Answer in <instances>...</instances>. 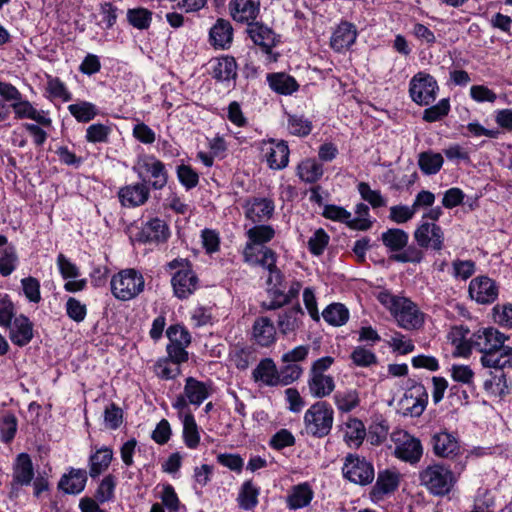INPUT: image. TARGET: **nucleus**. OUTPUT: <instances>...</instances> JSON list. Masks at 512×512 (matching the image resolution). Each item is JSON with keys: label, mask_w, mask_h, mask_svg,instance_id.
I'll list each match as a JSON object with an SVG mask.
<instances>
[{"label": "nucleus", "mask_w": 512, "mask_h": 512, "mask_svg": "<svg viewBox=\"0 0 512 512\" xmlns=\"http://www.w3.org/2000/svg\"><path fill=\"white\" fill-rule=\"evenodd\" d=\"M303 422L308 435L323 438L333 427L334 410L328 402L317 401L306 410Z\"/></svg>", "instance_id": "nucleus-6"}, {"label": "nucleus", "mask_w": 512, "mask_h": 512, "mask_svg": "<svg viewBox=\"0 0 512 512\" xmlns=\"http://www.w3.org/2000/svg\"><path fill=\"white\" fill-rule=\"evenodd\" d=\"M431 444L434 454L442 458H452L460 451L458 438L447 431L435 433L432 436Z\"/></svg>", "instance_id": "nucleus-26"}, {"label": "nucleus", "mask_w": 512, "mask_h": 512, "mask_svg": "<svg viewBox=\"0 0 512 512\" xmlns=\"http://www.w3.org/2000/svg\"><path fill=\"white\" fill-rule=\"evenodd\" d=\"M245 217L254 224L270 220L275 211L274 201L266 197H253L244 205Z\"/></svg>", "instance_id": "nucleus-14"}, {"label": "nucleus", "mask_w": 512, "mask_h": 512, "mask_svg": "<svg viewBox=\"0 0 512 512\" xmlns=\"http://www.w3.org/2000/svg\"><path fill=\"white\" fill-rule=\"evenodd\" d=\"M154 372L162 380H172L180 375L181 369L178 364L165 357L155 363Z\"/></svg>", "instance_id": "nucleus-55"}, {"label": "nucleus", "mask_w": 512, "mask_h": 512, "mask_svg": "<svg viewBox=\"0 0 512 512\" xmlns=\"http://www.w3.org/2000/svg\"><path fill=\"white\" fill-rule=\"evenodd\" d=\"M112 129L103 123H94L87 127L85 139L89 143H107Z\"/></svg>", "instance_id": "nucleus-57"}, {"label": "nucleus", "mask_w": 512, "mask_h": 512, "mask_svg": "<svg viewBox=\"0 0 512 512\" xmlns=\"http://www.w3.org/2000/svg\"><path fill=\"white\" fill-rule=\"evenodd\" d=\"M275 234L276 231L271 225H254L246 232L248 241L245 245H251L256 249L266 247L265 244L270 242Z\"/></svg>", "instance_id": "nucleus-39"}, {"label": "nucleus", "mask_w": 512, "mask_h": 512, "mask_svg": "<svg viewBox=\"0 0 512 512\" xmlns=\"http://www.w3.org/2000/svg\"><path fill=\"white\" fill-rule=\"evenodd\" d=\"M322 317L328 324L339 327L349 320V310L341 303H332L323 310Z\"/></svg>", "instance_id": "nucleus-48"}, {"label": "nucleus", "mask_w": 512, "mask_h": 512, "mask_svg": "<svg viewBox=\"0 0 512 512\" xmlns=\"http://www.w3.org/2000/svg\"><path fill=\"white\" fill-rule=\"evenodd\" d=\"M262 151L268 166L274 170L284 169L289 162V148L284 140L269 139L263 143Z\"/></svg>", "instance_id": "nucleus-16"}, {"label": "nucleus", "mask_w": 512, "mask_h": 512, "mask_svg": "<svg viewBox=\"0 0 512 512\" xmlns=\"http://www.w3.org/2000/svg\"><path fill=\"white\" fill-rule=\"evenodd\" d=\"M509 336L493 327L478 329L471 335L472 350L481 353L483 367L512 369V347L505 345Z\"/></svg>", "instance_id": "nucleus-1"}, {"label": "nucleus", "mask_w": 512, "mask_h": 512, "mask_svg": "<svg viewBox=\"0 0 512 512\" xmlns=\"http://www.w3.org/2000/svg\"><path fill=\"white\" fill-rule=\"evenodd\" d=\"M150 196V189L147 183L138 182L121 187L118 191V198L124 207H138L147 202Z\"/></svg>", "instance_id": "nucleus-19"}, {"label": "nucleus", "mask_w": 512, "mask_h": 512, "mask_svg": "<svg viewBox=\"0 0 512 512\" xmlns=\"http://www.w3.org/2000/svg\"><path fill=\"white\" fill-rule=\"evenodd\" d=\"M183 441L189 449H196L200 444V432L194 415H183Z\"/></svg>", "instance_id": "nucleus-45"}, {"label": "nucleus", "mask_w": 512, "mask_h": 512, "mask_svg": "<svg viewBox=\"0 0 512 512\" xmlns=\"http://www.w3.org/2000/svg\"><path fill=\"white\" fill-rule=\"evenodd\" d=\"M333 402L340 413H349L360 405L359 392L352 388L338 390L333 395Z\"/></svg>", "instance_id": "nucleus-40"}, {"label": "nucleus", "mask_w": 512, "mask_h": 512, "mask_svg": "<svg viewBox=\"0 0 512 512\" xmlns=\"http://www.w3.org/2000/svg\"><path fill=\"white\" fill-rule=\"evenodd\" d=\"M313 495V490L308 483L305 482L295 485L287 496V506L292 510L304 508L310 504L313 499Z\"/></svg>", "instance_id": "nucleus-37"}, {"label": "nucleus", "mask_w": 512, "mask_h": 512, "mask_svg": "<svg viewBox=\"0 0 512 512\" xmlns=\"http://www.w3.org/2000/svg\"><path fill=\"white\" fill-rule=\"evenodd\" d=\"M414 240L419 247L441 251L444 248V231L436 223L422 221L414 231Z\"/></svg>", "instance_id": "nucleus-12"}, {"label": "nucleus", "mask_w": 512, "mask_h": 512, "mask_svg": "<svg viewBox=\"0 0 512 512\" xmlns=\"http://www.w3.org/2000/svg\"><path fill=\"white\" fill-rule=\"evenodd\" d=\"M113 455V450L110 447L102 446L96 448L88 459L90 477L95 479L105 472L113 460Z\"/></svg>", "instance_id": "nucleus-29"}, {"label": "nucleus", "mask_w": 512, "mask_h": 512, "mask_svg": "<svg viewBox=\"0 0 512 512\" xmlns=\"http://www.w3.org/2000/svg\"><path fill=\"white\" fill-rule=\"evenodd\" d=\"M6 329L9 330V339L18 347L28 345L34 337V325L30 319L23 314L15 317L10 323V326H7Z\"/></svg>", "instance_id": "nucleus-18"}, {"label": "nucleus", "mask_w": 512, "mask_h": 512, "mask_svg": "<svg viewBox=\"0 0 512 512\" xmlns=\"http://www.w3.org/2000/svg\"><path fill=\"white\" fill-rule=\"evenodd\" d=\"M11 107L16 119H30L47 128H51L52 126V119L49 116V112L36 109L33 104L26 99L21 98L19 101L13 102Z\"/></svg>", "instance_id": "nucleus-21"}, {"label": "nucleus", "mask_w": 512, "mask_h": 512, "mask_svg": "<svg viewBox=\"0 0 512 512\" xmlns=\"http://www.w3.org/2000/svg\"><path fill=\"white\" fill-rule=\"evenodd\" d=\"M243 258L247 264L251 266H261L265 270L273 268L277 262L276 252L269 247L256 249L251 245H245Z\"/></svg>", "instance_id": "nucleus-24"}, {"label": "nucleus", "mask_w": 512, "mask_h": 512, "mask_svg": "<svg viewBox=\"0 0 512 512\" xmlns=\"http://www.w3.org/2000/svg\"><path fill=\"white\" fill-rule=\"evenodd\" d=\"M468 294L469 297L478 304H492L498 298L499 286L490 277L480 275L470 281Z\"/></svg>", "instance_id": "nucleus-13"}, {"label": "nucleus", "mask_w": 512, "mask_h": 512, "mask_svg": "<svg viewBox=\"0 0 512 512\" xmlns=\"http://www.w3.org/2000/svg\"><path fill=\"white\" fill-rule=\"evenodd\" d=\"M395 444L394 455L405 462L416 464L423 455L421 441L406 431H395L391 435Z\"/></svg>", "instance_id": "nucleus-9"}, {"label": "nucleus", "mask_w": 512, "mask_h": 512, "mask_svg": "<svg viewBox=\"0 0 512 512\" xmlns=\"http://www.w3.org/2000/svg\"><path fill=\"white\" fill-rule=\"evenodd\" d=\"M278 369L279 385L288 386L296 382L303 374V368L296 363H283Z\"/></svg>", "instance_id": "nucleus-56"}, {"label": "nucleus", "mask_w": 512, "mask_h": 512, "mask_svg": "<svg viewBox=\"0 0 512 512\" xmlns=\"http://www.w3.org/2000/svg\"><path fill=\"white\" fill-rule=\"evenodd\" d=\"M451 268V274L456 280L466 281L475 273L476 263L473 260L455 259Z\"/></svg>", "instance_id": "nucleus-59"}, {"label": "nucleus", "mask_w": 512, "mask_h": 512, "mask_svg": "<svg viewBox=\"0 0 512 512\" xmlns=\"http://www.w3.org/2000/svg\"><path fill=\"white\" fill-rule=\"evenodd\" d=\"M322 215L329 220L346 224L354 230H368L372 222L369 219H352V214L341 206L328 204L324 206Z\"/></svg>", "instance_id": "nucleus-20"}, {"label": "nucleus", "mask_w": 512, "mask_h": 512, "mask_svg": "<svg viewBox=\"0 0 512 512\" xmlns=\"http://www.w3.org/2000/svg\"><path fill=\"white\" fill-rule=\"evenodd\" d=\"M484 390L491 396L504 397L509 394V383L503 370L499 373L491 375L483 384Z\"/></svg>", "instance_id": "nucleus-47"}, {"label": "nucleus", "mask_w": 512, "mask_h": 512, "mask_svg": "<svg viewBox=\"0 0 512 512\" xmlns=\"http://www.w3.org/2000/svg\"><path fill=\"white\" fill-rule=\"evenodd\" d=\"M68 111L80 123H88L98 114L97 106L88 101H78L70 104Z\"/></svg>", "instance_id": "nucleus-49"}, {"label": "nucleus", "mask_w": 512, "mask_h": 512, "mask_svg": "<svg viewBox=\"0 0 512 512\" xmlns=\"http://www.w3.org/2000/svg\"><path fill=\"white\" fill-rule=\"evenodd\" d=\"M450 109L449 98H442L435 105L424 110L422 119L428 123L440 121L449 114Z\"/></svg>", "instance_id": "nucleus-53"}, {"label": "nucleus", "mask_w": 512, "mask_h": 512, "mask_svg": "<svg viewBox=\"0 0 512 512\" xmlns=\"http://www.w3.org/2000/svg\"><path fill=\"white\" fill-rule=\"evenodd\" d=\"M419 481L433 496H445L453 489L456 478L449 466L433 463L419 472Z\"/></svg>", "instance_id": "nucleus-4"}, {"label": "nucleus", "mask_w": 512, "mask_h": 512, "mask_svg": "<svg viewBox=\"0 0 512 512\" xmlns=\"http://www.w3.org/2000/svg\"><path fill=\"white\" fill-rule=\"evenodd\" d=\"M260 5V0H230L228 8L235 22L249 25L258 18Z\"/></svg>", "instance_id": "nucleus-15"}, {"label": "nucleus", "mask_w": 512, "mask_h": 512, "mask_svg": "<svg viewBox=\"0 0 512 512\" xmlns=\"http://www.w3.org/2000/svg\"><path fill=\"white\" fill-rule=\"evenodd\" d=\"M383 244L393 252L403 250L409 241V235L402 229L390 228L381 234Z\"/></svg>", "instance_id": "nucleus-42"}, {"label": "nucleus", "mask_w": 512, "mask_h": 512, "mask_svg": "<svg viewBox=\"0 0 512 512\" xmlns=\"http://www.w3.org/2000/svg\"><path fill=\"white\" fill-rule=\"evenodd\" d=\"M444 163L443 156L440 153L425 151L418 156V165L425 175H434L438 173Z\"/></svg>", "instance_id": "nucleus-46"}, {"label": "nucleus", "mask_w": 512, "mask_h": 512, "mask_svg": "<svg viewBox=\"0 0 512 512\" xmlns=\"http://www.w3.org/2000/svg\"><path fill=\"white\" fill-rule=\"evenodd\" d=\"M297 175L306 183H314L323 175V166L315 159H305L297 167Z\"/></svg>", "instance_id": "nucleus-44"}, {"label": "nucleus", "mask_w": 512, "mask_h": 512, "mask_svg": "<svg viewBox=\"0 0 512 512\" xmlns=\"http://www.w3.org/2000/svg\"><path fill=\"white\" fill-rule=\"evenodd\" d=\"M330 236L323 228H318L314 231L308 240V250L314 256H320L328 246Z\"/></svg>", "instance_id": "nucleus-60"}, {"label": "nucleus", "mask_w": 512, "mask_h": 512, "mask_svg": "<svg viewBox=\"0 0 512 512\" xmlns=\"http://www.w3.org/2000/svg\"><path fill=\"white\" fill-rule=\"evenodd\" d=\"M357 36L356 26L351 22L342 20L332 32L330 47L335 52H343L356 42Z\"/></svg>", "instance_id": "nucleus-17"}, {"label": "nucleus", "mask_w": 512, "mask_h": 512, "mask_svg": "<svg viewBox=\"0 0 512 512\" xmlns=\"http://www.w3.org/2000/svg\"><path fill=\"white\" fill-rule=\"evenodd\" d=\"M18 421L14 414L7 412L0 418V440L3 443H10L17 432Z\"/></svg>", "instance_id": "nucleus-54"}, {"label": "nucleus", "mask_w": 512, "mask_h": 512, "mask_svg": "<svg viewBox=\"0 0 512 512\" xmlns=\"http://www.w3.org/2000/svg\"><path fill=\"white\" fill-rule=\"evenodd\" d=\"M312 122L302 114H287V129L290 134L305 137L312 131Z\"/></svg>", "instance_id": "nucleus-51"}, {"label": "nucleus", "mask_w": 512, "mask_h": 512, "mask_svg": "<svg viewBox=\"0 0 512 512\" xmlns=\"http://www.w3.org/2000/svg\"><path fill=\"white\" fill-rule=\"evenodd\" d=\"M309 393L313 398L322 399L335 389V380L327 374H309L307 381Z\"/></svg>", "instance_id": "nucleus-32"}, {"label": "nucleus", "mask_w": 512, "mask_h": 512, "mask_svg": "<svg viewBox=\"0 0 512 512\" xmlns=\"http://www.w3.org/2000/svg\"><path fill=\"white\" fill-rule=\"evenodd\" d=\"M34 467L31 457L27 453H20L13 466V483L28 486L34 479Z\"/></svg>", "instance_id": "nucleus-30"}, {"label": "nucleus", "mask_w": 512, "mask_h": 512, "mask_svg": "<svg viewBox=\"0 0 512 512\" xmlns=\"http://www.w3.org/2000/svg\"><path fill=\"white\" fill-rule=\"evenodd\" d=\"M134 173L149 189L162 190L168 182V171L165 164L152 154H140L132 167Z\"/></svg>", "instance_id": "nucleus-5"}, {"label": "nucleus", "mask_w": 512, "mask_h": 512, "mask_svg": "<svg viewBox=\"0 0 512 512\" xmlns=\"http://www.w3.org/2000/svg\"><path fill=\"white\" fill-rule=\"evenodd\" d=\"M362 199L368 202L373 208H379L386 205V199L379 190H372L366 182H360L357 186Z\"/></svg>", "instance_id": "nucleus-62"}, {"label": "nucleus", "mask_w": 512, "mask_h": 512, "mask_svg": "<svg viewBox=\"0 0 512 512\" xmlns=\"http://www.w3.org/2000/svg\"><path fill=\"white\" fill-rule=\"evenodd\" d=\"M267 82L273 91L281 95H291L299 89L295 78L283 72L268 74Z\"/></svg>", "instance_id": "nucleus-36"}, {"label": "nucleus", "mask_w": 512, "mask_h": 512, "mask_svg": "<svg viewBox=\"0 0 512 512\" xmlns=\"http://www.w3.org/2000/svg\"><path fill=\"white\" fill-rule=\"evenodd\" d=\"M399 485V474L395 471L384 470L378 473L376 482L371 490V498L380 501L384 496L394 492Z\"/></svg>", "instance_id": "nucleus-28"}, {"label": "nucleus", "mask_w": 512, "mask_h": 512, "mask_svg": "<svg viewBox=\"0 0 512 512\" xmlns=\"http://www.w3.org/2000/svg\"><path fill=\"white\" fill-rule=\"evenodd\" d=\"M18 256L13 246H7L0 256V274L3 277L11 275L17 268Z\"/></svg>", "instance_id": "nucleus-58"}, {"label": "nucleus", "mask_w": 512, "mask_h": 512, "mask_svg": "<svg viewBox=\"0 0 512 512\" xmlns=\"http://www.w3.org/2000/svg\"><path fill=\"white\" fill-rule=\"evenodd\" d=\"M209 38L215 48L228 49L233 40L231 23L225 19H218L210 29Z\"/></svg>", "instance_id": "nucleus-31"}, {"label": "nucleus", "mask_w": 512, "mask_h": 512, "mask_svg": "<svg viewBox=\"0 0 512 512\" xmlns=\"http://www.w3.org/2000/svg\"><path fill=\"white\" fill-rule=\"evenodd\" d=\"M351 360L358 367H370L377 363L376 354L365 346H357L351 353Z\"/></svg>", "instance_id": "nucleus-61"}, {"label": "nucleus", "mask_w": 512, "mask_h": 512, "mask_svg": "<svg viewBox=\"0 0 512 512\" xmlns=\"http://www.w3.org/2000/svg\"><path fill=\"white\" fill-rule=\"evenodd\" d=\"M86 482V470L71 468L68 474L61 477L58 486L67 494H79L84 490Z\"/></svg>", "instance_id": "nucleus-33"}, {"label": "nucleus", "mask_w": 512, "mask_h": 512, "mask_svg": "<svg viewBox=\"0 0 512 512\" xmlns=\"http://www.w3.org/2000/svg\"><path fill=\"white\" fill-rule=\"evenodd\" d=\"M252 337L261 347H270L277 340V332L273 321L265 316L255 319L252 327Z\"/></svg>", "instance_id": "nucleus-27"}, {"label": "nucleus", "mask_w": 512, "mask_h": 512, "mask_svg": "<svg viewBox=\"0 0 512 512\" xmlns=\"http://www.w3.org/2000/svg\"><path fill=\"white\" fill-rule=\"evenodd\" d=\"M153 12L144 7L131 8L127 10L128 23L138 29L147 30L152 23Z\"/></svg>", "instance_id": "nucleus-50"}, {"label": "nucleus", "mask_w": 512, "mask_h": 512, "mask_svg": "<svg viewBox=\"0 0 512 512\" xmlns=\"http://www.w3.org/2000/svg\"><path fill=\"white\" fill-rule=\"evenodd\" d=\"M246 32L255 45L260 46L266 54H271L272 48L276 45V34L270 27L254 21L247 25Z\"/></svg>", "instance_id": "nucleus-23"}, {"label": "nucleus", "mask_w": 512, "mask_h": 512, "mask_svg": "<svg viewBox=\"0 0 512 512\" xmlns=\"http://www.w3.org/2000/svg\"><path fill=\"white\" fill-rule=\"evenodd\" d=\"M366 436V429L363 422L357 418H350L345 424V442L354 448H358Z\"/></svg>", "instance_id": "nucleus-41"}, {"label": "nucleus", "mask_w": 512, "mask_h": 512, "mask_svg": "<svg viewBox=\"0 0 512 512\" xmlns=\"http://www.w3.org/2000/svg\"><path fill=\"white\" fill-rule=\"evenodd\" d=\"M451 377L455 382L467 385L469 388H475L474 372L468 365L453 364L451 366Z\"/></svg>", "instance_id": "nucleus-63"}, {"label": "nucleus", "mask_w": 512, "mask_h": 512, "mask_svg": "<svg viewBox=\"0 0 512 512\" xmlns=\"http://www.w3.org/2000/svg\"><path fill=\"white\" fill-rule=\"evenodd\" d=\"M171 275L173 294L180 300L189 298L199 287V279L186 258H175L165 265Z\"/></svg>", "instance_id": "nucleus-3"}, {"label": "nucleus", "mask_w": 512, "mask_h": 512, "mask_svg": "<svg viewBox=\"0 0 512 512\" xmlns=\"http://www.w3.org/2000/svg\"><path fill=\"white\" fill-rule=\"evenodd\" d=\"M471 335L469 328L463 325L454 326L451 329L449 340L459 356L467 357L471 354Z\"/></svg>", "instance_id": "nucleus-35"}, {"label": "nucleus", "mask_w": 512, "mask_h": 512, "mask_svg": "<svg viewBox=\"0 0 512 512\" xmlns=\"http://www.w3.org/2000/svg\"><path fill=\"white\" fill-rule=\"evenodd\" d=\"M116 477L112 474L106 475L99 483L96 492L95 499L99 503L111 502L115 498L116 488Z\"/></svg>", "instance_id": "nucleus-52"}, {"label": "nucleus", "mask_w": 512, "mask_h": 512, "mask_svg": "<svg viewBox=\"0 0 512 512\" xmlns=\"http://www.w3.org/2000/svg\"><path fill=\"white\" fill-rule=\"evenodd\" d=\"M67 316L76 323H81L87 316V306L75 297H69L65 303Z\"/></svg>", "instance_id": "nucleus-64"}, {"label": "nucleus", "mask_w": 512, "mask_h": 512, "mask_svg": "<svg viewBox=\"0 0 512 512\" xmlns=\"http://www.w3.org/2000/svg\"><path fill=\"white\" fill-rule=\"evenodd\" d=\"M237 76V64L233 57L225 56L217 59L213 67V77L218 81L234 80Z\"/></svg>", "instance_id": "nucleus-43"}, {"label": "nucleus", "mask_w": 512, "mask_h": 512, "mask_svg": "<svg viewBox=\"0 0 512 512\" xmlns=\"http://www.w3.org/2000/svg\"><path fill=\"white\" fill-rule=\"evenodd\" d=\"M213 393L211 381H199L194 377H187L184 385V394L191 405L200 406Z\"/></svg>", "instance_id": "nucleus-25"}, {"label": "nucleus", "mask_w": 512, "mask_h": 512, "mask_svg": "<svg viewBox=\"0 0 512 512\" xmlns=\"http://www.w3.org/2000/svg\"><path fill=\"white\" fill-rule=\"evenodd\" d=\"M408 91L411 100L415 104L428 106L436 100L439 85L432 75L420 71L410 79Z\"/></svg>", "instance_id": "nucleus-8"}, {"label": "nucleus", "mask_w": 512, "mask_h": 512, "mask_svg": "<svg viewBox=\"0 0 512 512\" xmlns=\"http://www.w3.org/2000/svg\"><path fill=\"white\" fill-rule=\"evenodd\" d=\"M377 300L390 312L398 327L417 331L424 326L426 315L410 298L383 290L377 294Z\"/></svg>", "instance_id": "nucleus-2"}, {"label": "nucleus", "mask_w": 512, "mask_h": 512, "mask_svg": "<svg viewBox=\"0 0 512 512\" xmlns=\"http://www.w3.org/2000/svg\"><path fill=\"white\" fill-rule=\"evenodd\" d=\"M170 234L169 226L165 220L155 217L143 223L131 238L142 244H161L169 239Z\"/></svg>", "instance_id": "nucleus-11"}, {"label": "nucleus", "mask_w": 512, "mask_h": 512, "mask_svg": "<svg viewBox=\"0 0 512 512\" xmlns=\"http://www.w3.org/2000/svg\"><path fill=\"white\" fill-rule=\"evenodd\" d=\"M304 312L296 305L284 310L278 315L277 326L283 336L296 335L303 325Z\"/></svg>", "instance_id": "nucleus-22"}, {"label": "nucleus", "mask_w": 512, "mask_h": 512, "mask_svg": "<svg viewBox=\"0 0 512 512\" xmlns=\"http://www.w3.org/2000/svg\"><path fill=\"white\" fill-rule=\"evenodd\" d=\"M342 471L346 479L359 485L370 484L375 476L373 465L365 458L353 454L345 458Z\"/></svg>", "instance_id": "nucleus-10"}, {"label": "nucleus", "mask_w": 512, "mask_h": 512, "mask_svg": "<svg viewBox=\"0 0 512 512\" xmlns=\"http://www.w3.org/2000/svg\"><path fill=\"white\" fill-rule=\"evenodd\" d=\"M110 288L116 299L130 301L144 291L145 280L140 271L134 268H126L112 276Z\"/></svg>", "instance_id": "nucleus-7"}, {"label": "nucleus", "mask_w": 512, "mask_h": 512, "mask_svg": "<svg viewBox=\"0 0 512 512\" xmlns=\"http://www.w3.org/2000/svg\"><path fill=\"white\" fill-rule=\"evenodd\" d=\"M259 495L260 488L252 480L244 481L237 496L238 506L245 511L254 509L259 503Z\"/></svg>", "instance_id": "nucleus-38"}, {"label": "nucleus", "mask_w": 512, "mask_h": 512, "mask_svg": "<svg viewBox=\"0 0 512 512\" xmlns=\"http://www.w3.org/2000/svg\"><path fill=\"white\" fill-rule=\"evenodd\" d=\"M253 379L266 386H279L278 368L271 358H265L259 362L252 372Z\"/></svg>", "instance_id": "nucleus-34"}]
</instances>
